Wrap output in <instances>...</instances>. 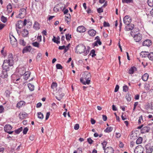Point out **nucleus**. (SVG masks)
<instances>
[{
	"label": "nucleus",
	"mask_w": 153,
	"mask_h": 153,
	"mask_svg": "<svg viewBox=\"0 0 153 153\" xmlns=\"http://www.w3.org/2000/svg\"><path fill=\"white\" fill-rule=\"evenodd\" d=\"M148 5L150 7L153 6V0H148Z\"/></svg>",
	"instance_id": "45"
},
{
	"label": "nucleus",
	"mask_w": 153,
	"mask_h": 153,
	"mask_svg": "<svg viewBox=\"0 0 153 153\" xmlns=\"http://www.w3.org/2000/svg\"><path fill=\"white\" fill-rule=\"evenodd\" d=\"M144 150V148L141 145H139L134 149V152L135 153H143Z\"/></svg>",
	"instance_id": "9"
},
{
	"label": "nucleus",
	"mask_w": 153,
	"mask_h": 153,
	"mask_svg": "<svg viewBox=\"0 0 153 153\" xmlns=\"http://www.w3.org/2000/svg\"><path fill=\"white\" fill-rule=\"evenodd\" d=\"M57 86V83L56 82H53L52 84L51 88L52 89L54 90L55 89H56V88Z\"/></svg>",
	"instance_id": "34"
},
{
	"label": "nucleus",
	"mask_w": 153,
	"mask_h": 153,
	"mask_svg": "<svg viewBox=\"0 0 153 153\" xmlns=\"http://www.w3.org/2000/svg\"><path fill=\"white\" fill-rule=\"evenodd\" d=\"M38 117L39 118H40V119H43V118L44 117L42 113H41L40 112H38Z\"/></svg>",
	"instance_id": "44"
},
{
	"label": "nucleus",
	"mask_w": 153,
	"mask_h": 153,
	"mask_svg": "<svg viewBox=\"0 0 153 153\" xmlns=\"http://www.w3.org/2000/svg\"><path fill=\"white\" fill-rule=\"evenodd\" d=\"M7 71L3 70L2 71V74L1 76V77L3 78L7 77L8 76Z\"/></svg>",
	"instance_id": "25"
},
{
	"label": "nucleus",
	"mask_w": 153,
	"mask_h": 153,
	"mask_svg": "<svg viewBox=\"0 0 153 153\" xmlns=\"http://www.w3.org/2000/svg\"><path fill=\"white\" fill-rule=\"evenodd\" d=\"M4 108H3V106L1 105L0 106V113H2L4 111Z\"/></svg>",
	"instance_id": "62"
},
{
	"label": "nucleus",
	"mask_w": 153,
	"mask_h": 153,
	"mask_svg": "<svg viewBox=\"0 0 153 153\" xmlns=\"http://www.w3.org/2000/svg\"><path fill=\"white\" fill-rule=\"evenodd\" d=\"M79 128V126L78 124H76L74 126V129L75 130H78Z\"/></svg>",
	"instance_id": "59"
},
{
	"label": "nucleus",
	"mask_w": 153,
	"mask_h": 153,
	"mask_svg": "<svg viewBox=\"0 0 153 153\" xmlns=\"http://www.w3.org/2000/svg\"><path fill=\"white\" fill-rule=\"evenodd\" d=\"M9 62L10 65H13V57L12 53H9L8 56V57L7 59H5Z\"/></svg>",
	"instance_id": "8"
},
{
	"label": "nucleus",
	"mask_w": 153,
	"mask_h": 153,
	"mask_svg": "<svg viewBox=\"0 0 153 153\" xmlns=\"http://www.w3.org/2000/svg\"><path fill=\"white\" fill-rule=\"evenodd\" d=\"M87 141L88 143L90 144H92L93 141L91 138H88L87 139Z\"/></svg>",
	"instance_id": "60"
},
{
	"label": "nucleus",
	"mask_w": 153,
	"mask_h": 153,
	"mask_svg": "<svg viewBox=\"0 0 153 153\" xmlns=\"http://www.w3.org/2000/svg\"><path fill=\"white\" fill-rule=\"evenodd\" d=\"M10 39L11 44L13 47H16L17 43L16 39L13 35H12V37L10 36Z\"/></svg>",
	"instance_id": "7"
},
{
	"label": "nucleus",
	"mask_w": 153,
	"mask_h": 153,
	"mask_svg": "<svg viewBox=\"0 0 153 153\" xmlns=\"http://www.w3.org/2000/svg\"><path fill=\"white\" fill-rule=\"evenodd\" d=\"M85 46L82 44H80L76 47L75 52L79 54L83 53L84 56H86L89 53V51L88 49L85 50Z\"/></svg>",
	"instance_id": "1"
},
{
	"label": "nucleus",
	"mask_w": 153,
	"mask_h": 153,
	"mask_svg": "<svg viewBox=\"0 0 153 153\" xmlns=\"http://www.w3.org/2000/svg\"><path fill=\"white\" fill-rule=\"evenodd\" d=\"M10 64L9 62L7 61V60H5L2 66V67L3 69V70L5 71H9V66H12Z\"/></svg>",
	"instance_id": "6"
},
{
	"label": "nucleus",
	"mask_w": 153,
	"mask_h": 153,
	"mask_svg": "<svg viewBox=\"0 0 153 153\" xmlns=\"http://www.w3.org/2000/svg\"><path fill=\"white\" fill-rule=\"evenodd\" d=\"M149 75L147 73H145L142 77V80L144 81H146L149 78Z\"/></svg>",
	"instance_id": "24"
},
{
	"label": "nucleus",
	"mask_w": 153,
	"mask_h": 153,
	"mask_svg": "<svg viewBox=\"0 0 153 153\" xmlns=\"http://www.w3.org/2000/svg\"><path fill=\"white\" fill-rule=\"evenodd\" d=\"M12 7L11 4L9 3L7 6V10L9 13H10L12 11Z\"/></svg>",
	"instance_id": "28"
},
{
	"label": "nucleus",
	"mask_w": 153,
	"mask_h": 153,
	"mask_svg": "<svg viewBox=\"0 0 153 153\" xmlns=\"http://www.w3.org/2000/svg\"><path fill=\"white\" fill-rule=\"evenodd\" d=\"M128 89V87L126 85L124 86L123 87V91L126 92Z\"/></svg>",
	"instance_id": "49"
},
{
	"label": "nucleus",
	"mask_w": 153,
	"mask_h": 153,
	"mask_svg": "<svg viewBox=\"0 0 153 153\" xmlns=\"http://www.w3.org/2000/svg\"><path fill=\"white\" fill-rule=\"evenodd\" d=\"M113 128L111 127H109L107 128L104 131L105 132L109 133L111 132L113 129Z\"/></svg>",
	"instance_id": "31"
},
{
	"label": "nucleus",
	"mask_w": 153,
	"mask_h": 153,
	"mask_svg": "<svg viewBox=\"0 0 153 153\" xmlns=\"http://www.w3.org/2000/svg\"><path fill=\"white\" fill-rule=\"evenodd\" d=\"M62 11L63 12L64 14H67V15H68L69 14H68L67 13L68 11V10L67 9H65V8L64 7L63 9L62 10Z\"/></svg>",
	"instance_id": "52"
},
{
	"label": "nucleus",
	"mask_w": 153,
	"mask_h": 153,
	"mask_svg": "<svg viewBox=\"0 0 153 153\" xmlns=\"http://www.w3.org/2000/svg\"><path fill=\"white\" fill-rule=\"evenodd\" d=\"M126 25L127 26L125 28V29L126 30H132L133 29L134 27V25L132 24H129V25Z\"/></svg>",
	"instance_id": "19"
},
{
	"label": "nucleus",
	"mask_w": 153,
	"mask_h": 153,
	"mask_svg": "<svg viewBox=\"0 0 153 153\" xmlns=\"http://www.w3.org/2000/svg\"><path fill=\"white\" fill-rule=\"evenodd\" d=\"M100 45L102 44V43L100 40H96L94 43H93V45L94 46H97L98 45L97 44Z\"/></svg>",
	"instance_id": "36"
},
{
	"label": "nucleus",
	"mask_w": 153,
	"mask_h": 153,
	"mask_svg": "<svg viewBox=\"0 0 153 153\" xmlns=\"http://www.w3.org/2000/svg\"><path fill=\"white\" fill-rule=\"evenodd\" d=\"M28 128L26 127L24 128L23 130V133L24 134H26L27 131H28Z\"/></svg>",
	"instance_id": "55"
},
{
	"label": "nucleus",
	"mask_w": 153,
	"mask_h": 153,
	"mask_svg": "<svg viewBox=\"0 0 153 153\" xmlns=\"http://www.w3.org/2000/svg\"><path fill=\"white\" fill-rule=\"evenodd\" d=\"M77 151L78 153H82V149L81 148H78L77 149Z\"/></svg>",
	"instance_id": "64"
},
{
	"label": "nucleus",
	"mask_w": 153,
	"mask_h": 153,
	"mask_svg": "<svg viewBox=\"0 0 153 153\" xmlns=\"http://www.w3.org/2000/svg\"><path fill=\"white\" fill-rule=\"evenodd\" d=\"M95 51L93 49L91 50L90 53V54L91 55V56L92 57H94L96 56V54H95Z\"/></svg>",
	"instance_id": "41"
},
{
	"label": "nucleus",
	"mask_w": 153,
	"mask_h": 153,
	"mask_svg": "<svg viewBox=\"0 0 153 153\" xmlns=\"http://www.w3.org/2000/svg\"><path fill=\"white\" fill-rule=\"evenodd\" d=\"M52 41L56 43L57 44L60 43L59 41L57 40L56 39V38L54 36H53V38L52 39Z\"/></svg>",
	"instance_id": "50"
},
{
	"label": "nucleus",
	"mask_w": 153,
	"mask_h": 153,
	"mask_svg": "<svg viewBox=\"0 0 153 153\" xmlns=\"http://www.w3.org/2000/svg\"><path fill=\"white\" fill-rule=\"evenodd\" d=\"M76 30L79 33H82L86 31V28L83 26H80L77 27Z\"/></svg>",
	"instance_id": "11"
},
{
	"label": "nucleus",
	"mask_w": 153,
	"mask_h": 153,
	"mask_svg": "<svg viewBox=\"0 0 153 153\" xmlns=\"http://www.w3.org/2000/svg\"><path fill=\"white\" fill-rule=\"evenodd\" d=\"M148 57L149 59L151 60H153V52H151L148 55Z\"/></svg>",
	"instance_id": "39"
},
{
	"label": "nucleus",
	"mask_w": 153,
	"mask_h": 153,
	"mask_svg": "<svg viewBox=\"0 0 153 153\" xmlns=\"http://www.w3.org/2000/svg\"><path fill=\"white\" fill-rule=\"evenodd\" d=\"M102 116L103 120L104 121H106L107 119V116L105 115H103Z\"/></svg>",
	"instance_id": "63"
},
{
	"label": "nucleus",
	"mask_w": 153,
	"mask_h": 153,
	"mask_svg": "<svg viewBox=\"0 0 153 153\" xmlns=\"http://www.w3.org/2000/svg\"><path fill=\"white\" fill-rule=\"evenodd\" d=\"M124 23L126 25H129L131 22V18L128 16H126L123 19Z\"/></svg>",
	"instance_id": "10"
},
{
	"label": "nucleus",
	"mask_w": 153,
	"mask_h": 153,
	"mask_svg": "<svg viewBox=\"0 0 153 153\" xmlns=\"http://www.w3.org/2000/svg\"><path fill=\"white\" fill-rule=\"evenodd\" d=\"M147 106H148V107L149 108H150L151 110H153V105L152 103H151L150 104L149 103L147 104Z\"/></svg>",
	"instance_id": "54"
},
{
	"label": "nucleus",
	"mask_w": 153,
	"mask_h": 153,
	"mask_svg": "<svg viewBox=\"0 0 153 153\" xmlns=\"http://www.w3.org/2000/svg\"><path fill=\"white\" fill-rule=\"evenodd\" d=\"M143 140L142 137H139L136 141V143L138 144L142 143Z\"/></svg>",
	"instance_id": "37"
},
{
	"label": "nucleus",
	"mask_w": 153,
	"mask_h": 153,
	"mask_svg": "<svg viewBox=\"0 0 153 153\" xmlns=\"http://www.w3.org/2000/svg\"><path fill=\"white\" fill-rule=\"evenodd\" d=\"M23 71L24 72V73H22V74H21L20 73V74L22 75H23L24 74L25 76L24 77V79L25 80H27L30 76V73L29 72H25V71Z\"/></svg>",
	"instance_id": "17"
},
{
	"label": "nucleus",
	"mask_w": 153,
	"mask_h": 153,
	"mask_svg": "<svg viewBox=\"0 0 153 153\" xmlns=\"http://www.w3.org/2000/svg\"><path fill=\"white\" fill-rule=\"evenodd\" d=\"M31 50V47L30 46H27L25 47L22 50V53H24L28 52H30Z\"/></svg>",
	"instance_id": "16"
},
{
	"label": "nucleus",
	"mask_w": 153,
	"mask_h": 153,
	"mask_svg": "<svg viewBox=\"0 0 153 153\" xmlns=\"http://www.w3.org/2000/svg\"><path fill=\"white\" fill-rule=\"evenodd\" d=\"M126 98L128 101H131V95L128 94H126Z\"/></svg>",
	"instance_id": "43"
},
{
	"label": "nucleus",
	"mask_w": 153,
	"mask_h": 153,
	"mask_svg": "<svg viewBox=\"0 0 153 153\" xmlns=\"http://www.w3.org/2000/svg\"><path fill=\"white\" fill-rule=\"evenodd\" d=\"M138 30V29H134L130 33L131 35L132 36H133L134 40L136 42H138L140 41L142 38V35L140 33H137L136 34L135 31L137 32Z\"/></svg>",
	"instance_id": "3"
},
{
	"label": "nucleus",
	"mask_w": 153,
	"mask_h": 153,
	"mask_svg": "<svg viewBox=\"0 0 153 153\" xmlns=\"http://www.w3.org/2000/svg\"><path fill=\"white\" fill-rule=\"evenodd\" d=\"M28 34V30L25 29H24L22 32V35L23 37H25L27 36Z\"/></svg>",
	"instance_id": "26"
},
{
	"label": "nucleus",
	"mask_w": 153,
	"mask_h": 153,
	"mask_svg": "<svg viewBox=\"0 0 153 153\" xmlns=\"http://www.w3.org/2000/svg\"><path fill=\"white\" fill-rule=\"evenodd\" d=\"M26 10L24 8H22L20 9L19 10V13L18 16L17 18H24L26 14Z\"/></svg>",
	"instance_id": "4"
},
{
	"label": "nucleus",
	"mask_w": 153,
	"mask_h": 153,
	"mask_svg": "<svg viewBox=\"0 0 153 153\" xmlns=\"http://www.w3.org/2000/svg\"><path fill=\"white\" fill-rule=\"evenodd\" d=\"M66 38L67 40H70V38H71V35L69 34H68L66 35Z\"/></svg>",
	"instance_id": "51"
},
{
	"label": "nucleus",
	"mask_w": 153,
	"mask_h": 153,
	"mask_svg": "<svg viewBox=\"0 0 153 153\" xmlns=\"http://www.w3.org/2000/svg\"><path fill=\"white\" fill-rule=\"evenodd\" d=\"M56 68L57 69H61L62 68V65L59 64H58L56 65Z\"/></svg>",
	"instance_id": "53"
},
{
	"label": "nucleus",
	"mask_w": 153,
	"mask_h": 153,
	"mask_svg": "<svg viewBox=\"0 0 153 153\" xmlns=\"http://www.w3.org/2000/svg\"><path fill=\"white\" fill-rule=\"evenodd\" d=\"M22 127H20L18 129L15 130V132L17 134H19L22 130Z\"/></svg>",
	"instance_id": "48"
},
{
	"label": "nucleus",
	"mask_w": 153,
	"mask_h": 153,
	"mask_svg": "<svg viewBox=\"0 0 153 153\" xmlns=\"http://www.w3.org/2000/svg\"><path fill=\"white\" fill-rule=\"evenodd\" d=\"M97 11L99 13H100L103 12V9L102 8H99L97 9Z\"/></svg>",
	"instance_id": "56"
},
{
	"label": "nucleus",
	"mask_w": 153,
	"mask_h": 153,
	"mask_svg": "<svg viewBox=\"0 0 153 153\" xmlns=\"http://www.w3.org/2000/svg\"><path fill=\"white\" fill-rule=\"evenodd\" d=\"M88 33L90 36H94L96 33V31L94 29H92L88 30Z\"/></svg>",
	"instance_id": "20"
},
{
	"label": "nucleus",
	"mask_w": 153,
	"mask_h": 153,
	"mask_svg": "<svg viewBox=\"0 0 153 153\" xmlns=\"http://www.w3.org/2000/svg\"><path fill=\"white\" fill-rule=\"evenodd\" d=\"M27 114H19V117L21 119H23L27 116Z\"/></svg>",
	"instance_id": "40"
},
{
	"label": "nucleus",
	"mask_w": 153,
	"mask_h": 153,
	"mask_svg": "<svg viewBox=\"0 0 153 153\" xmlns=\"http://www.w3.org/2000/svg\"><path fill=\"white\" fill-rule=\"evenodd\" d=\"M56 95L59 96V99L57 97H56V99L59 101L64 96V94L61 91V90H59L56 92Z\"/></svg>",
	"instance_id": "15"
},
{
	"label": "nucleus",
	"mask_w": 153,
	"mask_h": 153,
	"mask_svg": "<svg viewBox=\"0 0 153 153\" xmlns=\"http://www.w3.org/2000/svg\"><path fill=\"white\" fill-rule=\"evenodd\" d=\"M122 1L123 3H133V0H122Z\"/></svg>",
	"instance_id": "47"
},
{
	"label": "nucleus",
	"mask_w": 153,
	"mask_h": 153,
	"mask_svg": "<svg viewBox=\"0 0 153 153\" xmlns=\"http://www.w3.org/2000/svg\"><path fill=\"white\" fill-rule=\"evenodd\" d=\"M151 41L149 39L145 40L143 43V45L144 46H149L151 45Z\"/></svg>",
	"instance_id": "18"
},
{
	"label": "nucleus",
	"mask_w": 153,
	"mask_h": 153,
	"mask_svg": "<svg viewBox=\"0 0 153 153\" xmlns=\"http://www.w3.org/2000/svg\"><path fill=\"white\" fill-rule=\"evenodd\" d=\"M69 45V44L68 46H66V47L65 46V48H64V53H66L69 49L68 46Z\"/></svg>",
	"instance_id": "58"
},
{
	"label": "nucleus",
	"mask_w": 153,
	"mask_h": 153,
	"mask_svg": "<svg viewBox=\"0 0 153 153\" xmlns=\"http://www.w3.org/2000/svg\"><path fill=\"white\" fill-rule=\"evenodd\" d=\"M33 27L36 30L39 29V23L36 22H35Z\"/></svg>",
	"instance_id": "30"
},
{
	"label": "nucleus",
	"mask_w": 153,
	"mask_h": 153,
	"mask_svg": "<svg viewBox=\"0 0 153 153\" xmlns=\"http://www.w3.org/2000/svg\"><path fill=\"white\" fill-rule=\"evenodd\" d=\"M137 68L135 67H131L128 70V73L130 74H132L134 72L136 71Z\"/></svg>",
	"instance_id": "22"
},
{
	"label": "nucleus",
	"mask_w": 153,
	"mask_h": 153,
	"mask_svg": "<svg viewBox=\"0 0 153 153\" xmlns=\"http://www.w3.org/2000/svg\"><path fill=\"white\" fill-rule=\"evenodd\" d=\"M150 129V128L149 126L144 127L141 130V133L142 134H144L148 132Z\"/></svg>",
	"instance_id": "12"
},
{
	"label": "nucleus",
	"mask_w": 153,
	"mask_h": 153,
	"mask_svg": "<svg viewBox=\"0 0 153 153\" xmlns=\"http://www.w3.org/2000/svg\"><path fill=\"white\" fill-rule=\"evenodd\" d=\"M19 43L20 45L23 46H25L26 45V42L24 41L23 39H20L19 40Z\"/></svg>",
	"instance_id": "33"
},
{
	"label": "nucleus",
	"mask_w": 153,
	"mask_h": 153,
	"mask_svg": "<svg viewBox=\"0 0 153 153\" xmlns=\"http://www.w3.org/2000/svg\"><path fill=\"white\" fill-rule=\"evenodd\" d=\"M104 150L105 153H114V150L111 147H108L105 149Z\"/></svg>",
	"instance_id": "13"
},
{
	"label": "nucleus",
	"mask_w": 153,
	"mask_h": 153,
	"mask_svg": "<svg viewBox=\"0 0 153 153\" xmlns=\"http://www.w3.org/2000/svg\"><path fill=\"white\" fill-rule=\"evenodd\" d=\"M60 4H58L57 5H56L53 8L54 11L56 12L59 11L60 9H59V7H60Z\"/></svg>",
	"instance_id": "35"
},
{
	"label": "nucleus",
	"mask_w": 153,
	"mask_h": 153,
	"mask_svg": "<svg viewBox=\"0 0 153 153\" xmlns=\"http://www.w3.org/2000/svg\"><path fill=\"white\" fill-rule=\"evenodd\" d=\"M70 14H69L67 16H65V21L68 24V22L70 21Z\"/></svg>",
	"instance_id": "32"
},
{
	"label": "nucleus",
	"mask_w": 153,
	"mask_h": 153,
	"mask_svg": "<svg viewBox=\"0 0 153 153\" xmlns=\"http://www.w3.org/2000/svg\"><path fill=\"white\" fill-rule=\"evenodd\" d=\"M27 24L29 26H31L32 25V23L29 20L25 19L23 22V26L26 25Z\"/></svg>",
	"instance_id": "23"
},
{
	"label": "nucleus",
	"mask_w": 153,
	"mask_h": 153,
	"mask_svg": "<svg viewBox=\"0 0 153 153\" xmlns=\"http://www.w3.org/2000/svg\"><path fill=\"white\" fill-rule=\"evenodd\" d=\"M12 128V126L9 124L6 125L4 127V130L5 132L8 131H10Z\"/></svg>",
	"instance_id": "21"
},
{
	"label": "nucleus",
	"mask_w": 153,
	"mask_h": 153,
	"mask_svg": "<svg viewBox=\"0 0 153 153\" xmlns=\"http://www.w3.org/2000/svg\"><path fill=\"white\" fill-rule=\"evenodd\" d=\"M145 148L146 153H152L153 150V145L149 143L146 145Z\"/></svg>",
	"instance_id": "5"
},
{
	"label": "nucleus",
	"mask_w": 153,
	"mask_h": 153,
	"mask_svg": "<svg viewBox=\"0 0 153 153\" xmlns=\"http://www.w3.org/2000/svg\"><path fill=\"white\" fill-rule=\"evenodd\" d=\"M32 45L35 47L39 48V44L37 42H33L32 43Z\"/></svg>",
	"instance_id": "38"
},
{
	"label": "nucleus",
	"mask_w": 153,
	"mask_h": 153,
	"mask_svg": "<svg viewBox=\"0 0 153 153\" xmlns=\"http://www.w3.org/2000/svg\"><path fill=\"white\" fill-rule=\"evenodd\" d=\"M23 25V22L21 20L18 21L16 24V29L18 33L19 30L17 29V28L20 29L22 27Z\"/></svg>",
	"instance_id": "14"
},
{
	"label": "nucleus",
	"mask_w": 153,
	"mask_h": 153,
	"mask_svg": "<svg viewBox=\"0 0 153 153\" xmlns=\"http://www.w3.org/2000/svg\"><path fill=\"white\" fill-rule=\"evenodd\" d=\"M103 26L104 27H109L110 26V25L108 22H104L103 23Z\"/></svg>",
	"instance_id": "57"
},
{
	"label": "nucleus",
	"mask_w": 153,
	"mask_h": 153,
	"mask_svg": "<svg viewBox=\"0 0 153 153\" xmlns=\"http://www.w3.org/2000/svg\"><path fill=\"white\" fill-rule=\"evenodd\" d=\"M107 143V142L106 141H104L102 143V147L103 150L106 149L105 147L106 146Z\"/></svg>",
	"instance_id": "46"
},
{
	"label": "nucleus",
	"mask_w": 153,
	"mask_h": 153,
	"mask_svg": "<svg viewBox=\"0 0 153 153\" xmlns=\"http://www.w3.org/2000/svg\"><path fill=\"white\" fill-rule=\"evenodd\" d=\"M25 102L24 101H21L19 102H18L16 105L17 107L20 108L22 105H25Z\"/></svg>",
	"instance_id": "27"
},
{
	"label": "nucleus",
	"mask_w": 153,
	"mask_h": 153,
	"mask_svg": "<svg viewBox=\"0 0 153 153\" xmlns=\"http://www.w3.org/2000/svg\"><path fill=\"white\" fill-rule=\"evenodd\" d=\"M1 21L4 23H5L7 20V18L3 16H1Z\"/></svg>",
	"instance_id": "42"
},
{
	"label": "nucleus",
	"mask_w": 153,
	"mask_h": 153,
	"mask_svg": "<svg viewBox=\"0 0 153 153\" xmlns=\"http://www.w3.org/2000/svg\"><path fill=\"white\" fill-rule=\"evenodd\" d=\"M119 88V87L118 85H117L115 87V89H114V92H117Z\"/></svg>",
	"instance_id": "61"
},
{
	"label": "nucleus",
	"mask_w": 153,
	"mask_h": 153,
	"mask_svg": "<svg viewBox=\"0 0 153 153\" xmlns=\"http://www.w3.org/2000/svg\"><path fill=\"white\" fill-rule=\"evenodd\" d=\"M28 87L29 90L31 91H33L34 90V85L30 83H29L27 85Z\"/></svg>",
	"instance_id": "29"
},
{
	"label": "nucleus",
	"mask_w": 153,
	"mask_h": 153,
	"mask_svg": "<svg viewBox=\"0 0 153 153\" xmlns=\"http://www.w3.org/2000/svg\"><path fill=\"white\" fill-rule=\"evenodd\" d=\"M91 75L90 73L86 72L83 74L82 77L80 78V81L84 85H88L90 82Z\"/></svg>",
	"instance_id": "2"
}]
</instances>
